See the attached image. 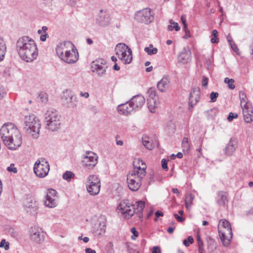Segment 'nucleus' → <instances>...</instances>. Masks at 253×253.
<instances>
[{
	"label": "nucleus",
	"mask_w": 253,
	"mask_h": 253,
	"mask_svg": "<svg viewBox=\"0 0 253 253\" xmlns=\"http://www.w3.org/2000/svg\"><path fill=\"white\" fill-rule=\"evenodd\" d=\"M133 169L130 172L135 174L140 177L144 178L146 174L147 166L144 161L140 159H135L133 161Z\"/></svg>",
	"instance_id": "nucleus-13"
},
{
	"label": "nucleus",
	"mask_w": 253,
	"mask_h": 253,
	"mask_svg": "<svg viewBox=\"0 0 253 253\" xmlns=\"http://www.w3.org/2000/svg\"><path fill=\"white\" fill-rule=\"evenodd\" d=\"M23 121L26 133L34 138H38L41 126L39 119L34 114H30L25 116Z\"/></svg>",
	"instance_id": "nucleus-3"
},
{
	"label": "nucleus",
	"mask_w": 253,
	"mask_h": 253,
	"mask_svg": "<svg viewBox=\"0 0 253 253\" xmlns=\"http://www.w3.org/2000/svg\"><path fill=\"white\" fill-rule=\"evenodd\" d=\"M29 237L32 242L37 244H41L44 241L45 233L42 228L34 226L30 229Z\"/></svg>",
	"instance_id": "nucleus-12"
},
{
	"label": "nucleus",
	"mask_w": 253,
	"mask_h": 253,
	"mask_svg": "<svg viewBox=\"0 0 253 253\" xmlns=\"http://www.w3.org/2000/svg\"><path fill=\"white\" fill-rule=\"evenodd\" d=\"M246 214L247 215L253 214V208H251L250 210L246 211Z\"/></svg>",
	"instance_id": "nucleus-63"
},
{
	"label": "nucleus",
	"mask_w": 253,
	"mask_h": 253,
	"mask_svg": "<svg viewBox=\"0 0 253 253\" xmlns=\"http://www.w3.org/2000/svg\"><path fill=\"white\" fill-rule=\"evenodd\" d=\"M5 95L4 88L2 86H0V100H1Z\"/></svg>",
	"instance_id": "nucleus-50"
},
{
	"label": "nucleus",
	"mask_w": 253,
	"mask_h": 253,
	"mask_svg": "<svg viewBox=\"0 0 253 253\" xmlns=\"http://www.w3.org/2000/svg\"><path fill=\"white\" fill-rule=\"evenodd\" d=\"M174 216L178 222H182L184 220V219L181 216H179L177 214L175 213L174 214Z\"/></svg>",
	"instance_id": "nucleus-53"
},
{
	"label": "nucleus",
	"mask_w": 253,
	"mask_h": 253,
	"mask_svg": "<svg viewBox=\"0 0 253 253\" xmlns=\"http://www.w3.org/2000/svg\"><path fill=\"white\" fill-rule=\"evenodd\" d=\"M230 45L234 51H235L236 53H238V51H239V49H238L237 45L235 43H234V42L231 43Z\"/></svg>",
	"instance_id": "nucleus-51"
},
{
	"label": "nucleus",
	"mask_w": 253,
	"mask_h": 253,
	"mask_svg": "<svg viewBox=\"0 0 253 253\" xmlns=\"http://www.w3.org/2000/svg\"><path fill=\"white\" fill-rule=\"evenodd\" d=\"M184 31H185V35L183 37V38L184 39H187L189 37H190V31L188 29V28H187V29H184Z\"/></svg>",
	"instance_id": "nucleus-54"
},
{
	"label": "nucleus",
	"mask_w": 253,
	"mask_h": 253,
	"mask_svg": "<svg viewBox=\"0 0 253 253\" xmlns=\"http://www.w3.org/2000/svg\"><path fill=\"white\" fill-rule=\"evenodd\" d=\"M25 206L29 209H35L37 207V203L34 199L32 198H27L25 203H24Z\"/></svg>",
	"instance_id": "nucleus-33"
},
{
	"label": "nucleus",
	"mask_w": 253,
	"mask_h": 253,
	"mask_svg": "<svg viewBox=\"0 0 253 253\" xmlns=\"http://www.w3.org/2000/svg\"><path fill=\"white\" fill-rule=\"evenodd\" d=\"M87 192L91 195H97L100 190V180L98 176L92 174L88 176L86 182Z\"/></svg>",
	"instance_id": "nucleus-7"
},
{
	"label": "nucleus",
	"mask_w": 253,
	"mask_h": 253,
	"mask_svg": "<svg viewBox=\"0 0 253 253\" xmlns=\"http://www.w3.org/2000/svg\"><path fill=\"white\" fill-rule=\"evenodd\" d=\"M80 95L82 97H85V98H87L89 97V93L87 92H83L81 91L80 92Z\"/></svg>",
	"instance_id": "nucleus-58"
},
{
	"label": "nucleus",
	"mask_w": 253,
	"mask_h": 253,
	"mask_svg": "<svg viewBox=\"0 0 253 253\" xmlns=\"http://www.w3.org/2000/svg\"><path fill=\"white\" fill-rule=\"evenodd\" d=\"M144 207L145 203L141 201H137L135 205H133L128 200H126L119 203L117 210L125 218H130L134 213H136L141 218L143 217L142 211Z\"/></svg>",
	"instance_id": "nucleus-2"
},
{
	"label": "nucleus",
	"mask_w": 253,
	"mask_h": 253,
	"mask_svg": "<svg viewBox=\"0 0 253 253\" xmlns=\"http://www.w3.org/2000/svg\"><path fill=\"white\" fill-rule=\"evenodd\" d=\"M220 227L218 232L221 240L225 246H228L232 238V231L230 223L226 219H221L219 221Z\"/></svg>",
	"instance_id": "nucleus-5"
},
{
	"label": "nucleus",
	"mask_w": 253,
	"mask_h": 253,
	"mask_svg": "<svg viewBox=\"0 0 253 253\" xmlns=\"http://www.w3.org/2000/svg\"><path fill=\"white\" fill-rule=\"evenodd\" d=\"M181 21L182 23V24H183V26H184V29H187V23H186V19L185 17V16L184 15H182L181 17Z\"/></svg>",
	"instance_id": "nucleus-49"
},
{
	"label": "nucleus",
	"mask_w": 253,
	"mask_h": 253,
	"mask_svg": "<svg viewBox=\"0 0 253 253\" xmlns=\"http://www.w3.org/2000/svg\"><path fill=\"white\" fill-rule=\"evenodd\" d=\"M224 82L225 83L228 84V86L230 89H234L235 88V86L234 84V80L233 79L225 78Z\"/></svg>",
	"instance_id": "nucleus-37"
},
{
	"label": "nucleus",
	"mask_w": 253,
	"mask_h": 253,
	"mask_svg": "<svg viewBox=\"0 0 253 253\" xmlns=\"http://www.w3.org/2000/svg\"><path fill=\"white\" fill-rule=\"evenodd\" d=\"M48 37V34L45 33L44 34L42 35L40 37V40L42 42L46 41V38Z\"/></svg>",
	"instance_id": "nucleus-57"
},
{
	"label": "nucleus",
	"mask_w": 253,
	"mask_h": 253,
	"mask_svg": "<svg viewBox=\"0 0 253 253\" xmlns=\"http://www.w3.org/2000/svg\"><path fill=\"white\" fill-rule=\"evenodd\" d=\"M194 242L193 238L190 236H188L187 239H185L183 241V244L186 247L189 246L190 244H192Z\"/></svg>",
	"instance_id": "nucleus-39"
},
{
	"label": "nucleus",
	"mask_w": 253,
	"mask_h": 253,
	"mask_svg": "<svg viewBox=\"0 0 253 253\" xmlns=\"http://www.w3.org/2000/svg\"><path fill=\"white\" fill-rule=\"evenodd\" d=\"M194 197L192 194H190L189 196L188 199L185 200V206L187 208V204L189 202V203L191 204L193 200Z\"/></svg>",
	"instance_id": "nucleus-48"
},
{
	"label": "nucleus",
	"mask_w": 253,
	"mask_h": 253,
	"mask_svg": "<svg viewBox=\"0 0 253 253\" xmlns=\"http://www.w3.org/2000/svg\"><path fill=\"white\" fill-rule=\"evenodd\" d=\"M152 253H158V246H155L153 247Z\"/></svg>",
	"instance_id": "nucleus-64"
},
{
	"label": "nucleus",
	"mask_w": 253,
	"mask_h": 253,
	"mask_svg": "<svg viewBox=\"0 0 253 253\" xmlns=\"http://www.w3.org/2000/svg\"><path fill=\"white\" fill-rule=\"evenodd\" d=\"M191 60V52L188 46L183 48L177 56L178 63L182 65L188 64Z\"/></svg>",
	"instance_id": "nucleus-20"
},
{
	"label": "nucleus",
	"mask_w": 253,
	"mask_h": 253,
	"mask_svg": "<svg viewBox=\"0 0 253 253\" xmlns=\"http://www.w3.org/2000/svg\"><path fill=\"white\" fill-rule=\"evenodd\" d=\"M244 120L246 123H250L253 121V111L252 108H249L247 103L242 108Z\"/></svg>",
	"instance_id": "nucleus-27"
},
{
	"label": "nucleus",
	"mask_w": 253,
	"mask_h": 253,
	"mask_svg": "<svg viewBox=\"0 0 253 253\" xmlns=\"http://www.w3.org/2000/svg\"><path fill=\"white\" fill-rule=\"evenodd\" d=\"M49 170V164L44 158L38 160L34 166V171L36 175L40 178L46 176Z\"/></svg>",
	"instance_id": "nucleus-8"
},
{
	"label": "nucleus",
	"mask_w": 253,
	"mask_h": 253,
	"mask_svg": "<svg viewBox=\"0 0 253 253\" xmlns=\"http://www.w3.org/2000/svg\"><path fill=\"white\" fill-rule=\"evenodd\" d=\"M218 96V93L217 92H212L210 94V98L211 102H214L216 100V98Z\"/></svg>",
	"instance_id": "nucleus-41"
},
{
	"label": "nucleus",
	"mask_w": 253,
	"mask_h": 253,
	"mask_svg": "<svg viewBox=\"0 0 253 253\" xmlns=\"http://www.w3.org/2000/svg\"><path fill=\"white\" fill-rule=\"evenodd\" d=\"M116 54L125 64L130 63L132 59V51L129 47L124 43H119L115 47Z\"/></svg>",
	"instance_id": "nucleus-6"
},
{
	"label": "nucleus",
	"mask_w": 253,
	"mask_h": 253,
	"mask_svg": "<svg viewBox=\"0 0 253 253\" xmlns=\"http://www.w3.org/2000/svg\"><path fill=\"white\" fill-rule=\"evenodd\" d=\"M237 118H238V114L233 113L232 112H230L229 114L227 119L229 122H231L233 120V119H236Z\"/></svg>",
	"instance_id": "nucleus-47"
},
{
	"label": "nucleus",
	"mask_w": 253,
	"mask_h": 253,
	"mask_svg": "<svg viewBox=\"0 0 253 253\" xmlns=\"http://www.w3.org/2000/svg\"><path fill=\"white\" fill-rule=\"evenodd\" d=\"M100 231L98 232V234H101L103 233H104L105 232V226L104 224L101 225L100 224Z\"/></svg>",
	"instance_id": "nucleus-56"
},
{
	"label": "nucleus",
	"mask_w": 253,
	"mask_h": 253,
	"mask_svg": "<svg viewBox=\"0 0 253 253\" xmlns=\"http://www.w3.org/2000/svg\"><path fill=\"white\" fill-rule=\"evenodd\" d=\"M77 3V0H69L68 3L72 6H74Z\"/></svg>",
	"instance_id": "nucleus-61"
},
{
	"label": "nucleus",
	"mask_w": 253,
	"mask_h": 253,
	"mask_svg": "<svg viewBox=\"0 0 253 253\" xmlns=\"http://www.w3.org/2000/svg\"><path fill=\"white\" fill-rule=\"evenodd\" d=\"M7 170L9 172H12L14 173H16L17 172V169L14 167V164H10V165L7 168Z\"/></svg>",
	"instance_id": "nucleus-42"
},
{
	"label": "nucleus",
	"mask_w": 253,
	"mask_h": 253,
	"mask_svg": "<svg viewBox=\"0 0 253 253\" xmlns=\"http://www.w3.org/2000/svg\"><path fill=\"white\" fill-rule=\"evenodd\" d=\"M130 105H131L134 110L137 111L140 109L145 102V99L143 96L137 95L131 98L129 100Z\"/></svg>",
	"instance_id": "nucleus-24"
},
{
	"label": "nucleus",
	"mask_w": 253,
	"mask_h": 253,
	"mask_svg": "<svg viewBox=\"0 0 253 253\" xmlns=\"http://www.w3.org/2000/svg\"><path fill=\"white\" fill-rule=\"evenodd\" d=\"M62 100L67 107L74 108L77 106L76 98L70 92H65L62 96Z\"/></svg>",
	"instance_id": "nucleus-25"
},
{
	"label": "nucleus",
	"mask_w": 253,
	"mask_h": 253,
	"mask_svg": "<svg viewBox=\"0 0 253 253\" xmlns=\"http://www.w3.org/2000/svg\"><path fill=\"white\" fill-rule=\"evenodd\" d=\"M143 145L148 150H152L155 147V144L153 140L149 137L144 135L142 138Z\"/></svg>",
	"instance_id": "nucleus-30"
},
{
	"label": "nucleus",
	"mask_w": 253,
	"mask_h": 253,
	"mask_svg": "<svg viewBox=\"0 0 253 253\" xmlns=\"http://www.w3.org/2000/svg\"><path fill=\"white\" fill-rule=\"evenodd\" d=\"M239 97L241 102V106L242 108H243L244 105L247 103L248 105V102L247 101V98L246 94L243 91H240Z\"/></svg>",
	"instance_id": "nucleus-36"
},
{
	"label": "nucleus",
	"mask_w": 253,
	"mask_h": 253,
	"mask_svg": "<svg viewBox=\"0 0 253 253\" xmlns=\"http://www.w3.org/2000/svg\"><path fill=\"white\" fill-rule=\"evenodd\" d=\"M226 38L230 44H231V43L233 42V40L230 34H228Z\"/></svg>",
	"instance_id": "nucleus-62"
},
{
	"label": "nucleus",
	"mask_w": 253,
	"mask_h": 253,
	"mask_svg": "<svg viewBox=\"0 0 253 253\" xmlns=\"http://www.w3.org/2000/svg\"><path fill=\"white\" fill-rule=\"evenodd\" d=\"M0 247H4L5 250H8L9 249V243L6 242L5 240L2 239L0 242Z\"/></svg>",
	"instance_id": "nucleus-40"
},
{
	"label": "nucleus",
	"mask_w": 253,
	"mask_h": 253,
	"mask_svg": "<svg viewBox=\"0 0 253 253\" xmlns=\"http://www.w3.org/2000/svg\"><path fill=\"white\" fill-rule=\"evenodd\" d=\"M134 18L138 22L148 24L154 20L153 13L150 8H143L135 13Z\"/></svg>",
	"instance_id": "nucleus-9"
},
{
	"label": "nucleus",
	"mask_w": 253,
	"mask_h": 253,
	"mask_svg": "<svg viewBox=\"0 0 253 253\" xmlns=\"http://www.w3.org/2000/svg\"><path fill=\"white\" fill-rule=\"evenodd\" d=\"M16 49L20 58L27 62L35 60L38 55V50L35 41L27 36L21 37L16 42Z\"/></svg>",
	"instance_id": "nucleus-1"
},
{
	"label": "nucleus",
	"mask_w": 253,
	"mask_h": 253,
	"mask_svg": "<svg viewBox=\"0 0 253 253\" xmlns=\"http://www.w3.org/2000/svg\"><path fill=\"white\" fill-rule=\"evenodd\" d=\"M22 142V135L18 130L8 139V141H6L4 145L10 150H16L21 145Z\"/></svg>",
	"instance_id": "nucleus-17"
},
{
	"label": "nucleus",
	"mask_w": 253,
	"mask_h": 253,
	"mask_svg": "<svg viewBox=\"0 0 253 253\" xmlns=\"http://www.w3.org/2000/svg\"><path fill=\"white\" fill-rule=\"evenodd\" d=\"M170 25L168 27V30L169 31H172L175 30L176 31L180 30V28L178 25V23L173 21L172 19L169 21Z\"/></svg>",
	"instance_id": "nucleus-34"
},
{
	"label": "nucleus",
	"mask_w": 253,
	"mask_h": 253,
	"mask_svg": "<svg viewBox=\"0 0 253 253\" xmlns=\"http://www.w3.org/2000/svg\"><path fill=\"white\" fill-rule=\"evenodd\" d=\"M208 79L206 77H203L202 79V85L204 87H207L208 84Z\"/></svg>",
	"instance_id": "nucleus-52"
},
{
	"label": "nucleus",
	"mask_w": 253,
	"mask_h": 253,
	"mask_svg": "<svg viewBox=\"0 0 253 253\" xmlns=\"http://www.w3.org/2000/svg\"><path fill=\"white\" fill-rule=\"evenodd\" d=\"M144 51L149 55L156 54L158 52V49L154 47L153 44H150L148 47L144 48Z\"/></svg>",
	"instance_id": "nucleus-35"
},
{
	"label": "nucleus",
	"mask_w": 253,
	"mask_h": 253,
	"mask_svg": "<svg viewBox=\"0 0 253 253\" xmlns=\"http://www.w3.org/2000/svg\"><path fill=\"white\" fill-rule=\"evenodd\" d=\"M169 78L168 76L164 77L159 81V91L165 92L169 88Z\"/></svg>",
	"instance_id": "nucleus-29"
},
{
	"label": "nucleus",
	"mask_w": 253,
	"mask_h": 253,
	"mask_svg": "<svg viewBox=\"0 0 253 253\" xmlns=\"http://www.w3.org/2000/svg\"><path fill=\"white\" fill-rule=\"evenodd\" d=\"M168 161H169V160H168L166 159H163L161 161L162 167L164 169H165L166 170H168Z\"/></svg>",
	"instance_id": "nucleus-43"
},
{
	"label": "nucleus",
	"mask_w": 253,
	"mask_h": 253,
	"mask_svg": "<svg viewBox=\"0 0 253 253\" xmlns=\"http://www.w3.org/2000/svg\"><path fill=\"white\" fill-rule=\"evenodd\" d=\"M46 128L51 131H56L61 127V117L57 111L53 109H48L44 116Z\"/></svg>",
	"instance_id": "nucleus-4"
},
{
	"label": "nucleus",
	"mask_w": 253,
	"mask_h": 253,
	"mask_svg": "<svg viewBox=\"0 0 253 253\" xmlns=\"http://www.w3.org/2000/svg\"><path fill=\"white\" fill-rule=\"evenodd\" d=\"M56 194L57 192L54 189H50L48 190L44 200V204L46 207L52 208L56 206L57 203L55 198L56 197Z\"/></svg>",
	"instance_id": "nucleus-21"
},
{
	"label": "nucleus",
	"mask_w": 253,
	"mask_h": 253,
	"mask_svg": "<svg viewBox=\"0 0 253 253\" xmlns=\"http://www.w3.org/2000/svg\"><path fill=\"white\" fill-rule=\"evenodd\" d=\"M118 112L123 115H128L134 110L131 105H130L129 101L126 103L121 104L118 106Z\"/></svg>",
	"instance_id": "nucleus-28"
},
{
	"label": "nucleus",
	"mask_w": 253,
	"mask_h": 253,
	"mask_svg": "<svg viewBox=\"0 0 253 253\" xmlns=\"http://www.w3.org/2000/svg\"><path fill=\"white\" fill-rule=\"evenodd\" d=\"M97 162V155L92 152H88L86 153V155L84 157L82 164L83 167L92 169L96 166Z\"/></svg>",
	"instance_id": "nucleus-16"
},
{
	"label": "nucleus",
	"mask_w": 253,
	"mask_h": 253,
	"mask_svg": "<svg viewBox=\"0 0 253 253\" xmlns=\"http://www.w3.org/2000/svg\"><path fill=\"white\" fill-rule=\"evenodd\" d=\"M211 41L212 43H218L219 42V39L217 37H213L211 39Z\"/></svg>",
	"instance_id": "nucleus-59"
},
{
	"label": "nucleus",
	"mask_w": 253,
	"mask_h": 253,
	"mask_svg": "<svg viewBox=\"0 0 253 253\" xmlns=\"http://www.w3.org/2000/svg\"><path fill=\"white\" fill-rule=\"evenodd\" d=\"M79 59L78 52L74 46L73 49L69 50L68 52L64 54L61 60L68 64H73L76 63Z\"/></svg>",
	"instance_id": "nucleus-22"
},
{
	"label": "nucleus",
	"mask_w": 253,
	"mask_h": 253,
	"mask_svg": "<svg viewBox=\"0 0 253 253\" xmlns=\"http://www.w3.org/2000/svg\"><path fill=\"white\" fill-rule=\"evenodd\" d=\"M143 178L135 175L130 172L127 174V183L129 189L133 191H137L142 184V180Z\"/></svg>",
	"instance_id": "nucleus-15"
},
{
	"label": "nucleus",
	"mask_w": 253,
	"mask_h": 253,
	"mask_svg": "<svg viewBox=\"0 0 253 253\" xmlns=\"http://www.w3.org/2000/svg\"><path fill=\"white\" fill-rule=\"evenodd\" d=\"M182 145L183 148H185L186 149L189 148V145L188 143V139L187 137L183 138L182 142Z\"/></svg>",
	"instance_id": "nucleus-44"
},
{
	"label": "nucleus",
	"mask_w": 253,
	"mask_h": 253,
	"mask_svg": "<svg viewBox=\"0 0 253 253\" xmlns=\"http://www.w3.org/2000/svg\"><path fill=\"white\" fill-rule=\"evenodd\" d=\"M85 253H96L95 250L90 248H86L85 250Z\"/></svg>",
	"instance_id": "nucleus-60"
},
{
	"label": "nucleus",
	"mask_w": 253,
	"mask_h": 253,
	"mask_svg": "<svg viewBox=\"0 0 253 253\" xmlns=\"http://www.w3.org/2000/svg\"><path fill=\"white\" fill-rule=\"evenodd\" d=\"M19 130L12 123H6L4 124L0 129V136L5 144L6 141L17 133Z\"/></svg>",
	"instance_id": "nucleus-10"
},
{
	"label": "nucleus",
	"mask_w": 253,
	"mask_h": 253,
	"mask_svg": "<svg viewBox=\"0 0 253 253\" xmlns=\"http://www.w3.org/2000/svg\"><path fill=\"white\" fill-rule=\"evenodd\" d=\"M39 97L42 102L45 103L47 101V97L46 93L43 92L41 93L40 94Z\"/></svg>",
	"instance_id": "nucleus-45"
},
{
	"label": "nucleus",
	"mask_w": 253,
	"mask_h": 253,
	"mask_svg": "<svg viewBox=\"0 0 253 253\" xmlns=\"http://www.w3.org/2000/svg\"><path fill=\"white\" fill-rule=\"evenodd\" d=\"M107 68L106 61L102 58L96 60L91 64V71L95 72L99 77L104 75Z\"/></svg>",
	"instance_id": "nucleus-14"
},
{
	"label": "nucleus",
	"mask_w": 253,
	"mask_h": 253,
	"mask_svg": "<svg viewBox=\"0 0 253 253\" xmlns=\"http://www.w3.org/2000/svg\"><path fill=\"white\" fill-rule=\"evenodd\" d=\"M6 52V46L3 39L0 37V61L3 60Z\"/></svg>",
	"instance_id": "nucleus-31"
},
{
	"label": "nucleus",
	"mask_w": 253,
	"mask_h": 253,
	"mask_svg": "<svg viewBox=\"0 0 253 253\" xmlns=\"http://www.w3.org/2000/svg\"><path fill=\"white\" fill-rule=\"evenodd\" d=\"M227 201V197L223 191L218 192V197L216 200L217 204L219 206H224Z\"/></svg>",
	"instance_id": "nucleus-32"
},
{
	"label": "nucleus",
	"mask_w": 253,
	"mask_h": 253,
	"mask_svg": "<svg viewBox=\"0 0 253 253\" xmlns=\"http://www.w3.org/2000/svg\"><path fill=\"white\" fill-rule=\"evenodd\" d=\"M237 147V141L235 138H231L224 149L226 155L231 156Z\"/></svg>",
	"instance_id": "nucleus-26"
},
{
	"label": "nucleus",
	"mask_w": 253,
	"mask_h": 253,
	"mask_svg": "<svg viewBox=\"0 0 253 253\" xmlns=\"http://www.w3.org/2000/svg\"><path fill=\"white\" fill-rule=\"evenodd\" d=\"M197 238L198 246H204V243L201 240L200 235H197Z\"/></svg>",
	"instance_id": "nucleus-55"
},
{
	"label": "nucleus",
	"mask_w": 253,
	"mask_h": 253,
	"mask_svg": "<svg viewBox=\"0 0 253 253\" xmlns=\"http://www.w3.org/2000/svg\"><path fill=\"white\" fill-rule=\"evenodd\" d=\"M74 45L70 42H64L58 44L55 48L58 57L61 59L69 50L73 49Z\"/></svg>",
	"instance_id": "nucleus-19"
},
{
	"label": "nucleus",
	"mask_w": 253,
	"mask_h": 253,
	"mask_svg": "<svg viewBox=\"0 0 253 253\" xmlns=\"http://www.w3.org/2000/svg\"><path fill=\"white\" fill-rule=\"evenodd\" d=\"M131 232L133 234V235L131 236V238L132 240H134L135 239L136 237L138 236V233L134 227H133L131 229Z\"/></svg>",
	"instance_id": "nucleus-46"
},
{
	"label": "nucleus",
	"mask_w": 253,
	"mask_h": 253,
	"mask_svg": "<svg viewBox=\"0 0 253 253\" xmlns=\"http://www.w3.org/2000/svg\"><path fill=\"white\" fill-rule=\"evenodd\" d=\"M74 174L70 171H66L62 175V177L64 179L67 180L68 181H70L71 179L74 176Z\"/></svg>",
	"instance_id": "nucleus-38"
},
{
	"label": "nucleus",
	"mask_w": 253,
	"mask_h": 253,
	"mask_svg": "<svg viewBox=\"0 0 253 253\" xmlns=\"http://www.w3.org/2000/svg\"><path fill=\"white\" fill-rule=\"evenodd\" d=\"M200 98V89L198 87H193L189 96L188 109L190 112L199 102Z\"/></svg>",
	"instance_id": "nucleus-18"
},
{
	"label": "nucleus",
	"mask_w": 253,
	"mask_h": 253,
	"mask_svg": "<svg viewBox=\"0 0 253 253\" xmlns=\"http://www.w3.org/2000/svg\"><path fill=\"white\" fill-rule=\"evenodd\" d=\"M147 94L148 107L151 113H155L158 108L157 101L158 99V95L157 89L155 87L150 88L147 91Z\"/></svg>",
	"instance_id": "nucleus-11"
},
{
	"label": "nucleus",
	"mask_w": 253,
	"mask_h": 253,
	"mask_svg": "<svg viewBox=\"0 0 253 253\" xmlns=\"http://www.w3.org/2000/svg\"><path fill=\"white\" fill-rule=\"evenodd\" d=\"M109 14L103 9H100L96 19V23L100 26L105 27L110 23Z\"/></svg>",
	"instance_id": "nucleus-23"
}]
</instances>
